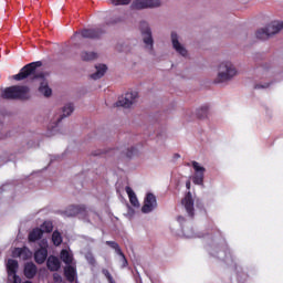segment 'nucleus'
Masks as SVG:
<instances>
[{
  "label": "nucleus",
  "mask_w": 283,
  "mask_h": 283,
  "mask_svg": "<svg viewBox=\"0 0 283 283\" xmlns=\"http://www.w3.org/2000/svg\"><path fill=\"white\" fill-rule=\"evenodd\" d=\"M258 72L259 74H269V69L266 66H260Z\"/></svg>",
  "instance_id": "nucleus-33"
},
{
  "label": "nucleus",
  "mask_w": 283,
  "mask_h": 283,
  "mask_svg": "<svg viewBox=\"0 0 283 283\" xmlns=\"http://www.w3.org/2000/svg\"><path fill=\"white\" fill-rule=\"evenodd\" d=\"M60 258L66 266L74 264V256L67 250H62L60 253Z\"/></svg>",
  "instance_id": "nucleus-21"
},
{
  "label": "nucleus",
  "mask_w": 283,
  "mask_h": 283,
  "mask_svg": "<svg viewBox=\"0 0 283 283\" xmlns=\"http://www.w3.org/2000/svg\"><path fill=\"white\" fill-rule=\"evenodd\" d=\"M156 207H158V202L156 201V196H154V193L151 192L147 193L144 200V206L142 207L143 213H151V211H154Z\"/></svg>",
  "instance_id": "nucleus-10"
},
{
  "label": "nucleus",
  "mask_w": 283,
  "mask_h": 283,
  "mask_svg": "<svg viewBox=\"0 0 283 283\" xmlns=\"http://www.w3.org/2000/svg\"><path fill=\"white\" fill-rule=\"evenodd\" d=\"M59 277H61V276L54 274V280H55V282H59Z\"/></svg>",
  "instance_id": "nucleus-40"
},
{
  "label": "nucleus",
  "mask_w": 283,
  "mask_h": 283,
  "mask_svg": "<svg viewBox=\"0 0 283 283\" xmlns=\"http://www.w3.org/2000/svg\"><path fill=\"white\" fill-rule=\"evenodd\" d=\"M77 216L82 220H90L91 216H95V212L92 210V208H87L84 205H78Z\"/></svg>",
  "instance_id": "nucleus-16"
},
{
  "label": "nucleus",
  "mask_w": 283,
  "mask_h": 283,
  "mask_svg": "<svg viewBox=\"0 0 283 283\" xmlns=\"http://www.w3.org/2000/svg\"><path fill=\"white\" fill-rule=\"evenodd\" d=\"M42 242L46 247H42L38 251H35L34 260H35L36 264H43V262H45V260H48V241L43 240Z\"/></svg>",
  "instance_id": "nucleus-12"
},
{
  "label": "nucleus",
  "mask_w": 283,
  "mask_h": 283,
  "mask_svg": "<svg viewBox=\"0 0 283 283\" xmlns=\"http://www.w3.org/2000/svg\"><path fill=\"white\" fill-rule=\"evenodd\" d=\"M112 6H129L132 0H108Z\"/></svg>",
  "instance_id": "nucleus-31"
},
{
  "label": "nucleus",
  "mask_w": 283,
  "mask_h": 283,
  "mask_svg": "<svg viewBox=\"0 0 283 283\" xmlns=\"http://www.w3.org/2000/svg\"><path fill=\"white\" fill-rule=\"evenodd\" d=\"M1 97L6 101H28L30 98V88L19 85L2 88Z\"/></svg>",
  "instance_id": "nucleus-3"
},
{
  "label": "nucleus",
  "mask_w": 283,
  "mask_h": 283,
  "mask_svg": "<svg viewBox=\"0 0 283 283\" xmlns=\"http://www.w3.org/2000/svg\"><path fill=\"white\" fill-rule=\"evenodd\" d=\"M49 271H59L61 269V261L56 256H49L46 261Z\"/></svg>",
  "instance_id": "nucleus-18"
},
{
  "label": "nucleus",
  "mask_w": 283,
  "mask_h": 283,
  "mask_svg": "<svg viewBox=\"0 0 283 283\" xmlns=\"http://www.w3.org/2000/svg\"><path fill=\"white\" fill-rule=\"evenodd\" d=\"M24 283H32V282H30V281H27V282H24Z\"/></svg>",
  "instance_id": "nucleus-41"
},
{
  "label": "nucleus",
  "mask_w": 283,
  "mask_h": 283,
  "mask_svg": "<svg viewBox=\"0 0 283 283\" xmlns=\"http://www.w3.org/2000/svg\"><path fill=\"white\" fill-rule=\"evenodd\" d=\"M39 229H41L42 233H52L54 226L52 224V222L45 221Z\"/></svg>",
  "instance_id": "nucleus-28"
},
{
  "label": "nucleus",
  "mask_w": 283,
  "mask_h": 283,
  "mask_svg": "<svg viewBox=\"0 0 283 283\" xmlns=\"http://www.w3.org/2000/svg\"><path fill=\"white\" fill-rule=\"evenodd\" d=\"M138 101V92L132 91L125 94V96H122L117 102H116V107H125L129 108L130 106L134 105Z\"/></svg>",
  "instance_id": "nucleus-6"
},
{
  "label": "nucleus",
  "mask_w": 283,
  "mask_h": 283,
  "mask_svg": "<svg viewBox=\"0 0 283 283\" xmlns=\"http://www.w3.org/2000/svg\"><path fill=\"white\" fill-rule=\"evenodd\" d=\"M12 258H21L22 260H30L32 258V251L30 249L23 248H15L12 251Z\"/></svg>",
  "instance_id": "nucleus-14"
},
{
  "label": "nucleus",
  "mask_w": 283,
  "mask_h": 283,
  "mask_svg": "<svg viewBox=\"0 0 283 283\" xmlns=\"http://www.w3.org/2000/svg\"><path fill=\"white\" fill-rule=\"evenodd\" d=\"M160 0H134L130 4L132 10H149L160 8Z\"/></svg>",
  "instance_id": "nucleus-5"
},
{
  "label": "nucleus",
  "mask_w": 283,
  "mask_h": 283,
  "mask_svg": "<svg viewBox=\"0 0 283 283\" xmlns=\"http://www.w3.org/2000/svg\"><path fill=\"white\" fill-rule=\"evenodd\" d=\"M106 244L111 247V249H114L117 255H123V250H120V245H118L116 241H106Z\"/></svg>",
  "instance_id": "nucleus-29"
},
{
  "label": "nucleus",
  "mask_w": 283,
  "mask_h": 283,
  "mask_svg": "<svg viewBox=\"0 0 283 283\" xmlns=\"http://www.w3.org/2000/svg\"><path fill=\"white\" fill-rule=\"evenodd\" d=\"M41 238H43V230H41L40 228L33 229L29 233V242H36V240H41Z\"/></svg>",
  "instance_id": "nucleus-23"
},
{
  "label": "nucleus",
  "mask_w": 283,
  "mask_h": 283,
  "mask_svg": "<svg viewBox=\"0 0 283 283\" xmlns=\"http://www.w3.org/2000/svg\"><path fill=\"white\" fill-rule=\"evenodd\" d=\"M73 112H74V105L73 104H66L62 108V115H60L56 123H61L62 118H67V116H70Z\"/></svg>",
  "instance_id": "nucleus-22"
},
{
  "label": "nucleus",
  "mask_w": 283,
  "mask_h": 283,
  "mask_svg": "<svg viewBox=\"0 0 283 283\" xmlns=\"http://www.w3.org/2000/svg\"><path fill=\"white\" fill-rule=\"evenodd\" d=\"M17 271H19V262L14 259H9L7 261V273L9 280H12L13 283H21V277L17 275Z\"/></svg>",
  "instance_id": "nucleus-8"
},
{
  "label": "nucleus",
  "mask_w": 283,
  "mask_h": 283,
  "mask_svg": "<svg viewBox=\"0 0 283 283\" xmlns=\"http://www.w3.org/2000/svg\"><path fill=\"white\" fill-rule=\"evenodd\" d=\"M281 30H283V22L274 21L265 29H259L256 31V39L260 41H266V39H271V36L277 34V32H281Z\"/></svg>",
  "instance_id": "nucleus-4"
},
{
  "label": "nucleus",
  "mask_w": 283,
  "mask_h": 283,
  "mask_svg": "<svg viewBox=\"0 0 283 283\" xmlns=\"http://www.w3.org/2000/svg\"><path fill=\"white\" fill-rule=\"evenodd\" d=\"M122 262H123V268L127 266V258H125V253L122 252Z\"/></svg>",
  "instance_id": "nucleus-36"
},
{
  "label": "nucleus",
  "mask_w": 283,
  "mask_h": 283,
  "mask_svg": "<svg viewBox=\"0 0 283 283\" xmlns=\"http://www.w3.org/2000/svg\"><path fill=\"white\" fill-rule=\"evenodd\" d=\"M238 76V69L231 61L221 62L218 66L217 77L214 78V83H229V81H233Z\"/></svg>",
  "instance_id": "nucleus-2"
},
{
  "label": "nucleus",
  "mask_w": 283,
  "mask_h": 283,
  "mask_svg": "<svg viewBox=\"0 0 283 283\" xmlns=\"http://www.w3.org/2000/svg\"><path fill=\"white\" fill-rule=\"evenodd\" d=\"M192 167L195 169V176L192 177V181L195 185H203L205 182V167L200 166L198 161H192Z\"/></svg>",
  "instance_id": "nucleus-9"
},
{
  "label": "nucleus",
  "mask_w": 283,
  "mask_h": 283,
  "mask_svg": "<svg viewBox=\"0 0 283 283\" xmlns=\"http://www.w3.org/2000/svg\"><path fill=\"white\" fill-rule=\"evenodd\" d=\"M52 242H53L54 247H61V244L63 243V237L61 235V232H59V231L53 232Z\"/></svg>",
  "instance_id": "nucleus-26"
},
{
  "label": "nucleus",
  "mask_w": 283,
  "mask_h": 283,
  "mask_svg": "<svg viewBox=\"0 0 283 283\" xmlns=\"http://www.w3.org/2000/svg\"><path fill=\"white\" fill-rule=\"evenodd\" d=\"M178 221H179V222H184V221H185V218L178 217Z\"/></svg>",
  "instance_id": "nucleus-39"
},
{
  "label": "nucleus",
  "mask_w": 283,
  "mask_h": 283,
  "mask_svg": "<svg viewBox=\"0 0 283 283\" xmlns=\"http://www.w3.org/2000/svg\"><path fill=\"white\" fill-rule=\"evenodd\" d=\"M24 275L28 277V280H32V277L36 275V265L32 262L25 263Z\"/></svg>",
  "instance_id": "nucleus-20"
},
{
  "label": "nucleus",
  "mask_w": 283,
  "mask_h": 283,
  "mask_svg": "<svg viewBox=\"0 0 283 283\" xmlns=\"http://www.w3.org/2000/svg\"><path fill=\"white\" fill-rule=\"evenodd\" d=\"M95 70L96 72L91 75V78H93V81H98V78H103V76H105V72H107V65H96Z\"/></svg>",
  "instance_id": "nucleus-19"
},
{
  "label": "nucleus",
  "mask_w": 283,
  "mask_h": 283,
  "mask_svg": "<svg viewBox=\"0 0 283 283\" xmlns=\"http://www.w3.org/2000/svg\"><path fill=\"white\" fill-rule=\"evenodd\" d=\"M181 205H184L188 216L193 218V198L191 197V192H188L186 197L182 199Z\"/></svg>",
  "instance_id": "nucleus-15"
},
{
  "label": "nucleus",
  "mask_w": 283,
  "mask_h": 283,
  "mask_svg": "<svg viewBox=\"0 0 283 283\" xmlns=\"http://www.w3.org/2000/svg\"><path fill=\"white\" fill-rule=\"evenodd\" d=\"M43 63L41 61L32 62L23 66L19 74L13 76L14 81H25V78H41L42 82L39 87L40 94L43 96L50 97L52 96V88L48 86V82L45 81V75L43 73H36V67H41Z\"/></svg>",
  "instance_id": "nucleus-1"
},
{
  "label": "nucleus",
  "mask_w": 283,
  "mask_h": 283,
  "mask_svg": "<svg viewBox=\"0 0 283 283\" xmlns=\"http://www.w3.org/2000/svg\"><path fill=\"white\" fill-rule=\"evenodd\" d=\"M64 275L67 282H74V280H76V264L66 265L64 268Z\"/></svg>",
  "instance_id": "nucleus-17"
},
{
  "label": "nucleus",
  "mask_w": 283,
  "mask_h": 283,
  "mask_svg": "<svg viewBox=\"0 0 283 283\" xmlns=\"http://www.w3.org/2000/svg\"><path fill=\"white\" fill-rule=\"evenodd\" d=\"M209 115V106H202L197 111L198 118H207Z\"/></svg>",
  "instance_id": "nucleus-30"
},
{
  "label": "nucleus",
  "mask_w": 283,
  "mask_h": 283,
  "mask_svg": "<svg viewBox=\"0 0 283 283\" xmlns=\"http://www.w3.org/2000/svg\"><path fill=\"white\" fill-rule=\"evenodd\" d=\"M105 31L101 29H84L80 32L83 39H101Z\"/></svg>",
  "instance_id": "nucleus-13"
},
{
  "label": "nucleus",
  "mask_w": 283,
  "mask_h": 283,
  "mask_svg": "<svg viewBox=\"0 0 283 283\" xmlns=\"http://www.w3.org/2000/svg\"><path fill=\"white\" fill-rule=\"evenodd\" d=\"M126 193L129 198L130 205H133V207H139L140 203L138 202V198L136 197V192H134L132 187H126Z\"/></svg>",
  "instance_id": "nucleus-24"
},
{
  "label": "nucleus",
  "mask_w": 283,
  "mask_h": 283,
  "mask_svg": "<svg viewBox=\"0 0 283 283\" xmlns=\"http://www.w3.org/2000/svg\"><path fill=\"white\" fill-rule=\"evenodd\" d=\"M102 273L106 277L108 283H116V281L114 280V276H112V273H109V270L103 269Z\"/></svg>",
  "instance_id": "nucleus-32"
},
{
  "label": "nucleus",
  "mask_w": 283,
  "mask_h": 283,
  "mask_svg": "<svg viewBox=\"0 0 283 283\" xmlns=\"http://www.w3.org/2000/svg\"><path fill=\"white\" fill-rule=\"evenodd\" d=\"M184 233H185L186 238H193V233H189V232H187V230H184Z\"/></svg>",
  "instance_id": "nucleus-37"
},
{
  "label": "nucleus",
  "mask_w": 283,
  "mask_h": 283,
  "mask_svg": "<svg viewBox=\"0 0 283 283\" xmlns=\"http://www.w3.org/2000/svg\"><path fill=\"white\" fill-rule=\"evenodd\" d=\"M186 187H187V189H191V181H187Z\"/></svg>",
  "instance_id": "nucleus-38"
},
{
  "label": "nucleus",
  "mask_w": 283,
  "mask_h": 283,
  "mask_svg": "<svg viewBox=\"0 0 283 283\" xmlns=\"http://www.w3.org/2000/svg\"><path fill=\"white\" fill-rule=\"evenodd\" d=\"M97 56L94 52H82L81 54L82 61H94Z\"/></svg>",
  "instance_id": "nucleus-27"
},
{
  "label": "nucleus",
  "mask_w": 283,
  "mask_h": 283,
  "mask_svg": "<svg viewBox=\"0 0 283 283\" xmlns=\"http://www.w3.org/2000/svg\"><path fill=\"white\" fill-rule=\"evenodd\" d=\"M266 87H269V84H264V85L256 84V85L254 86V90H266Z\"/></svg>",
  "instance_id": "nucleus-35"
},
{
  "label": "nucleus",
  "mask_w": 283,
  "mask_h": 283,
  "mask_svg": "<svg viewBox=\"0 0 283 283\" xmlns=\"http://www.w3.org/2000/svg\"><path fill=\"white\" fill-rule=\"evenodd\" d=\"M64 216H66V218H75V216H78V205L77 206H70L64 211Z\"/></svg>",
  "instance_id": "nucleus-25"
},
{
  "label": "nucleus",
  "mask_w": 283,
  "mask_h": 283,
  "mask_svg": "<svg viewBox=\"0 0 283 283\" xmlns=\"http://www.w3.org/2000/svg\"><path fill=\"white\" fill-rule=\"evenodd\" d=\"M134 151H136V148L130 147V148L126 151L127 158H132V157L134 156Z\"/></svg>",
  "instance_id": "nucleus-34"
},
{
  "label": "nucleus",
  "mask_w": 283,
  "mask_h": 283,
  "mask_svg": "<svg viewBox=\"0 0 283 283\" xmlns=\"http://www.w3.org/2000/svg\"><path fill=\"white\" fill-rule=\"evenodd\" d=\"M171 43L174 50L177 54H180V56H187V54H189L185 45L178 40V34L176 32L171 33Z\"/></svg>",
  "instance_id": "nucleus-11"
},
{
  "label": "nucleus",
  "mask_w": 283,
  "mask_h": 283,
  "mask_svg": "<svg viewBox=\"0 0 283 283\" xmlns=\"http://www.w3.org/2000/svg\"><path fill=\"white\" fill-rule=\"evenodd\" d=\"M142 35L147 52L154 54V38L151 36V29H149L147 23H143Z\"/></svg>",
  "instance_id": "nucleus-7"
}]
</instances>
